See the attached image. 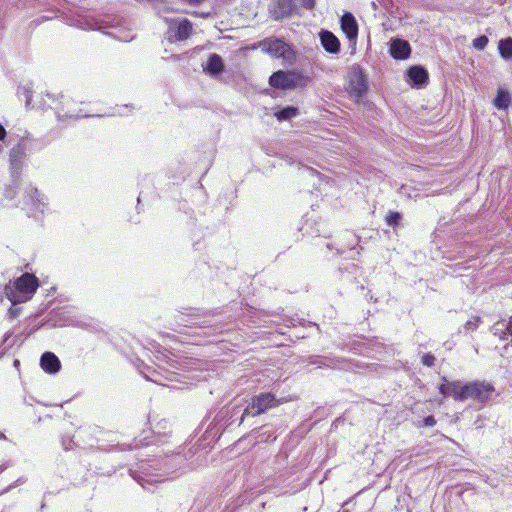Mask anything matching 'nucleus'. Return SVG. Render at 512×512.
Returning a JSON list of instances; mask_svg holds the SVG:
<instances>
[{"instance_id":"obj_26","label":"nucleus","mask_w":512,"mask_h":512,"mask_svg":"<svg viewBox=\"0 0 512 512\" xmlns=\"http://www.w3.org/2000/svg\"><path fill=\"white\" fill-rule=\"evenodd\" d=\"M435 357L432 354H425L422 357V364L428 367H431L434 365Z\"/></svg>"},{"instance_id":"obj_16","label":"nucleus","mask_w":512,"mask_h":512,"mask_svg":"<svg viewBox=\"0 0 512 512\" xmlns=\"http://www.w3.org/2000/svg\"><path fill=\"white\" fill-rule=\"evenodd\" d=\"M511 103V97L508 91L499 88L497 91V96L494 100V106L499 110L508 109Z\"/></svg>"},{"instance_id":"obj_19","label":"nucleus","mask_w":512,"mask_h":512,"mask_svg":"<svg viewBox=\"0 0 512 512\" xmlns=\"http://www.w3.org/2000/svg\"><path fill=\"white\" fill-rule=\"evenodd\" d=\"M294 7L293 0H278V8L283 16L290 15Z\"/></svg>"},{"instance_id":"obj_20","label":"nucleus","mask_w":512,"mask_h":512,"mask_svg":"<svg viewBox=\"0 0 512 512\" xmlns=\"http://www.w3.org/2000/svg\"><path fill=\"white\" fill-rule=\"evenodd\" d=\"M275 115L279 120H288L297 115V108L286 107L279 110Z\"/></svg>"},{"instance_id":"obj_31","label":"nucleus","mask_w":512,"mask_h":512,"mask_svg":"<svg viewBox=\"0 0 512 512\" xmlns=\"http://www.w3.org/2000/svg\"><path fill=\"white\" fill-rule=\"evenodd\" d=\"M6 130L5 128L0 124V141L4 140L6 137Z\"/></svg>"},{"instance_id":"obj_10","label":"nucleus","mask_w":512,"mask_h":512,"mask_svg":"<svg viewBox=\"0 0 512 512\" xmlns=\"http://www.w3.org/2000/svg\"><path fill=\"white\" fill-rule=\"evenodd\" d=\"M41 368L49 374L57 373L61 368L58 357L52 352H45L40 359Z\"/></svg>"},{"instance_id":"obj_15","label":"nucleus","mask_w":512,"mask_h":512,"mask_svg":"<svg viewBox=\"0 0 512 512\" xmlns=\"http://www.w3.org/2000/svg\"><path fill=\"white\" fill-rule=\"evenodd\" d=\"M192 33V24L189 20L183 19L177 23V30L175 33L176 40L182 41L187 39Z\"/></svg>"},{"instance_id":"obj_25","label":"nucleus","mask_w":512,"mask_h":512,"mask_svg":"<svg viewBox=\"0 0 512 512\" xmlns=\"http://www.w3.org/2000/svg\"><path fill=\"white\" fill-rule=\"evenodd\" d=\"M27 481V478L26 477H19L16 481H14L12 484H10L9 486H7L2 493H7L9 491H11L13 488L19 486V485H22L24 484L25 482Z\"/></svg>"},{"instance_id":"obj_2","label":"nucleus","mask_w":512,"mask_h":512,"mask_svg":"<svg viewBox=\"0 0 512 512\" xmlns=\"http://www.w3.org/2000/svg\"><path fill=\"white\" fill-rule=\"evenodd\" d=\"M168 460L169 456L162 460H142L135 468L129 470L130 476L146 489L147 484L163 481V477L174 469V466L169 465Z\"/></svg>"},{"instance_id":"obj_4","label":"nucleus","mask_w":512,"mask_h":512,"mask_svg":"<svg viewBox=\"0 0 512 512\" xmlns=\"http://www.w3.org/2000/svg\"><path fill=\"white\" fill-rule=\"evenodd\" d=\"M309 77L297 70L274 72L269 78V84L277 89L288 90L307 86Z\"/></svg>"},{"instance_id":"obj_9","label":"nucleus","mask_w":512,"mask_h":512,"mask_svg":"<svg viewBox=\"0 0 512 512\" xmlns=\"http://www.w3.org/2000/svg\"><path fill=\"white\" fill-rule=\"evenodd\" d=\"M411 48L407 41L395 39L391 41L390 54L393 58L403 60L410 55Z\"/></svg>"},{"instance_id":"obj_17","label":"nucleus","mask_w":512,"mask_h":512,"mask_svg":"<svg viewBox=\"0 0 512 512\" xmlns=\"http://www.w3.org/2000/svg\"><path fill=\"white\" fill-rule=\"evenodd\" d=\"M499 53L504 59L512 58V38H506L499 42Z\"/></svg>"},{"instance_id":"obj_27","label":"nucleus","mask_w":512,"mask_h":512,"mask_svg":"<svg viewBox=\"0 0 512 512\" xmlns=\"http://www.w3.org/2000/svg\"><path fill=\"white\" fill-rule=\"evenodd\" d=\"M508 335L512 336V317L510 318V320L506 326V331L503 332L502 335H500V339L505 340V339H507Z\"/></svg>"},{"instance_id":"obj_34","label":"nucleus","mask_w":512,"mask_h":512,"mask_svg":"<svg viewBox=\"0 0 512 512\" xmlns=\"http://www.w3.org/2000/svg\"><path fill=\"white\" fill-rule=\"evenodd\" d=\"M499 325L505 326L503 323H502V324L497 323V324L494 326V330H495L494 334H497V333H498V331L500 330Z\"/></svg>"},{"instance_id":"obj_30","label":"nucleus","mask_w":512,"mask_h":512,"mask_svg":"<svg viewBox=\"0 0 512 512\" xmlns=\"http://www.w3.org/2000/svg\"><path fill=\"white\" fill-rule=\"evenodd\" d=\"M12 464L10 461H5L0 464V473H2L4 470H6L8 467H10Z\"/></svg>"},{"instance_id":"obj_22","label":"nucleus","mask_w":512,"mask_h":512,"mask_svg":"<svg viewBox=\"0 0 512 512\" xmlns=\"http://www.w3.org/2000/svg\"><path fill=\"white\" fill-rule=\"evenodd\" d=\"M401 219V215L398 212L390 211L386 216V223L389 226H396L398 225L399 221Z\"/></svg>"},{"instance_id":"obj_6","label":"nucleus","mask_w":512,"mask_h":512,"mask_svg":"<svg viewBox=\"0 0 512 512\" xmlns=\"http://www.w3.org/2000/svg\"><path fill=\"white\" fill-rule=\"evenodd\" d=\"M262 51L285 60L290 59L291 49L290 46L281 39L278 38H267L259 43Z\"/></svg>"},{"instance_id":"obj_13","label":"nucleus","mask_w":512,"mask_h":512,"mask_svg":"<svg viewBox=\"0 0 512 512\" xmlns=\"http://www.w3.org/2000/svg\"><path fill=\"white\" fill-rule=\"evenodd\" d=\"M408 78L412 85L422 87L428 82V72L420 66H413L407 71Z\"/></svg>"},{"instance_id":"obj_33","label":"nucleus","mask_w":512,"mask_h":512,"mask_svg":"<svg viewBox=\"0 0 512 512\" xmlns=\"http://www.w3.org/2000/svg\"><path fill=\"white\" fill-rule=\"evenodd\" d=\"M69 118H79V117H87V115H79V114H70L68 115Z\"/></svg>"},{"instance_id":"obj_29","label":"nucleus","mask_w":512,"mask_h":512,"mask_svg":"<svg viewBox=\"0 0 512 512\" xmlns=\"http://www.w3.org/2000/svg\"><path fill=\"white\" fill-rule=\"evenodd\" d=\"M22 89H23V93L26 97V105H29L31 102V98H32L31 90L29 87H23Z\"/></svg>"},{"instance_id":"obj_12","label":"nucleus","mask_w":512,"mask_h":512,"mask_svg":"<svg viewBox=\"0 0 512 512\" xmlns=\"http://www.w3.org/2000/svg\"><path fill=\"white\" fill-rule=\"evenodd\" d=\"M320 40L323 48L332 54L338 53L340 50V42L338 38L330 31L320 32Z\"/></svg>"},{"instance_id":"obj_21","label":"nucleus","mask_w":512,"mask_h":512,"mask_svg":"<svg viewBox=\"0 0 512 512\" xmlns=\"http://www.w3.org/2000/svg\"><path fill=\"white\" fill-rule=\"evenodd\" d=\"M192 452H193V450L188 449V450H187V453H183V454H182V453H180V452H178V453H173V454L170 456V460H171V461H173V462H175V463H177V464L179 465V467H181V462H182L184 459H186V458H187V454H189V455L191 454V456H193V455H194V453H192Z\"/></svg>"},{"instance_id":"obj_7","label":"nucleus","mask_w":512,"mask_h":512,"mask_svg":"<svg viewBox=\"0 0 512 512\" xmlns=\"http://www.w3.org/2000/svg\"><path fill=\"white\" fill-rule=\"evenodd\" d=\"M349 93L354 96H362L367 90L366 79L363 73L354 69L349 75V84H348Z\"/></svg>"},{"instance_id":"obj_1","label":"nucleus","mask_w":512,"mask_h":512,"mask_svg":"<svg viewBox=\"0 0 512 512\" xmlns=\"http://www.w3.org/2000/svg\"><path fill=\"white\" fill-rule=\"evenodd\" d=\"M439 392L444 396H452L455 400L466 401L472 399L474 401L485 403L492 399L495 388L486 381H473L465 385H461L459 381L446 382L439 386Z\"/></svg>"},{"instance_id":"obj_5","label":"nucleus","mask_w":512,"mask_h":512,"mask_svg":"<svg viewBox=\"0 0 512 512\" xmlns=\"http://www.w3.org/2000/svg\"><path fill=\"white\" fill-rule=\"evenodd\" d=\"M279 404L275 396L270 393H261L255 396L252 403L246 407L242 415V419L245 416H257L264 413L269 408L275 407Z\"/></svg>"},{"instance_id":"obj_18","label":"nucleus","mask_w":512,"mask_h":512,"mask_svg":"<svg viewBox=\"0 0 512 512\" xmlns=\"http://www.w3.org/2000/svg\"><path fill=\"white\" fill-rule=\"evenodd\" d=\"M29 197H30L31 201H32L35 205H37V208H38L41 212H43L42 207H44V206H45V200H46V199H45V197H44V195H42V194L38 191V189H36V188H30V190H29Z\"/></svg>"},{"instance_id":"obj_14","label":"nucleus","mask_w":512,"mask_h":512,"mask_svg":"<svg viewBox=\"0 0 512 512\" xmlns=\"http://www.w3.org/2000/svg\"><path fill=\"white\" fill-rule=\"evenodd\" d=\"M224 64L218 54H211L204 66V70L212 76H216L223 71Z\"/></svg>"},{"instance_id":"obj_35","label":"nucleus","mask_w":512,"mask_h":512,"mask_svg":"<svg viewBox=\"0 0 512 512\" xmlns=\"http://www.w3.org/2000/svg\"><path fill=\"white\" fill-rule=\"evenodd\" d=\"M189 3L191 4H199L201 3L203 0H187Z\"/></svg>"},{"instance_id":"obj_11","label":"nucleus","mask_w":512,"mask_h":512,"mask_svg":"<svg viewBox=\"0 0 512 512\" xmlns=\"http://www.w3.org/2000/svg\"><path fill=\"white\" fill-rule=\"evenodd\" d=\"M25 147L21 144L14 146L9 153V161L13 173H19L25 157Z\"/></svg>"},{"instance_id":"obj_28","label":"nucleus","mask_w":512,"mask_h":512,"mask_svg":"<svg viewBox=\"0 0 512 512\" xmlns=\"http://www.w3.org/2000/svg\"><path fill=\"white\" fill-rule=\"evenodd\" d=\"M423 424L426 427H432L436 424V420L433 416H428L423 419Z\"/></svg>"},{"instance_id":"obj_32","label":"nucleus","mask_w":512,"mask_h":512,"mask_svg":"<svg viewBox=\"0 0 512 512\" xmlns=\"http://www.w3.org/2000/svg\"><path fill=\"white\" fill-rule=\"evenodd\" d=\"M314 4H315V0H306V2H305V5L310 9H312L314 7Z\"/></svg>"},{"instance_id":"obj_8","label":"nucleus","mask_w":512,"mask_h":512,"mask_svg":"<svg viewBox=\"0 0 512 512\" xmlns=\"http://www.w3.org/2000/svg\"><path fill=\"white\" fill-rule=\"evenodd\" d=\"M341 29L350 41H356L358 36V24L352 13L347 12L342 16Z\"/></svg>"},{"instance_id":"obj_23","label":"nucleus","mask_w":512,"mask_h":512,"mask_svg":"<svg viewBox=\"0 0 512 512\" xmlns=\"http://www.w3.org/2000/svg\"><path fill=\"white\" fill-rule=\"evenodd\" d=\"M488 44V38L485 35L479 36L473 40V47L477 50L484 49Z\"/></svg>"},{"instance_id":"obj_3","label":"nucleus","mask_w":512,"mask_h":512,"mask_svg":"<svg viewBox=\"0 0 512 512\" xmlns=\"http://www.w3.org/2000/svg\"><path fill=\"white\" fill-rule=\"evenodd\" d=\"M38 287V279L30 273L21 275L12 286L5 287L7 298L13 303H23L32 298Z\"/></svg>"},{"instance_id":"obj_36","label":"nucleus","mask_w":512,"mask_h":512,"mask_svg":"<svg viewBox=\"0 0 512 512\" xmlns=\"http://www.w3.org/2000/svg\"><path fill=\"white\" fill-rule=\"evenodd\" d=\"M14 364L15 366H18V360H15Z\"/></svg>"},{"instance_id":"obj_24","label":"nucleus","mask_w":512,"mask_h":512,"mask_svg":"<svg viewBox=\"0 0 512 512\" xmlns=\"http://www.w3.org/2000/svg\"><path fill=\"white\" fill-rule=\"evenodd\" d=\"M481 322L479 317L470 318L464 325L465 331H474L478 328L479 323Z\"/></svg>"}]
</instances>
